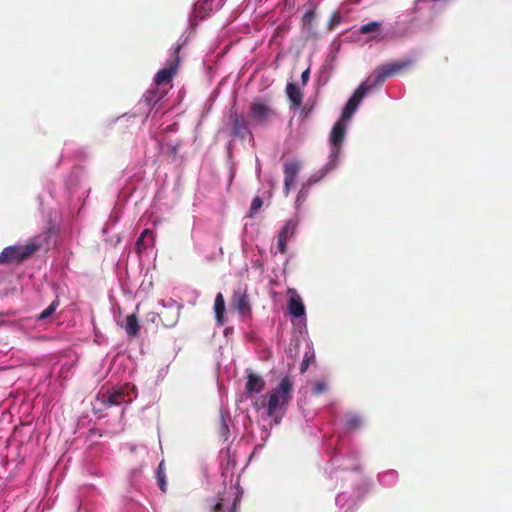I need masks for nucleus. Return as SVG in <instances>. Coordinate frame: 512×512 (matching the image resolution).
<instances>
[{"mask_svg":"<svg viewBox=\"0 0 512 512\" xmlns=\"http://www.w3.org/2000/svg\"><path fill=\"white\" fill-rule=\"evenodd\" d=\"M262 205H263L262 198L259 196L254 197L251 202L248 217L252 218L258 212V210L262 207Z\"/></svg>","mask_w":512,"mask_h":512,"instance_id":"nucleus-19","label":"nucleus"},{"mask_svg":"<svg viewBox=\"0 0 512 512\" xmlns=\"http://www.w3.org/2000/svg\"><path fill=\"white\" fill-rule=\"evenodd\" d=\"M255 406L257 407V409H259L260 407L265 406V401L263 400V401H262V403H261V405H259V406H258V404H257V403H255Z\"/></svg>","mask_w":512,"mask_h":512,"instance_id":"nucleus-34","label":"nucleus"},{"mask_svg":"<svg viewBox=\"0 0 512 512\" xmlns=\"http://www.w3.org/2000/svg\"><path fill=\"white\" fill-rule=\"evenodd\" d=\"M178 316H179V313L177 312V313H176V317H175V319H172L170 322L165 323V325H166V326H172V325H174V323H175V322H176V320L178 319Z\"/></svg>","mask_w":512,"mask_h":512,"instance_id":"nucleus-32","label":"nucleus"},{"mask_svg":"<svg viewBox=\"0 0 512 512\" xmlns=\"http://www.w3.org/2000/svg\"><path fill=\"white\" fill-rule=\"evenodd\" d=\"M264 388H265V381L263 380V378L260 375L254 373V372H249L247 374L245 390L249 397L253 396L254 394H258V393L262 392Z\"/></svg>","mask_w":512,"mask_h":512,"instance_id":"nucleus-11","label":"nucleus"},{"mask_svg":"<svg viewBox=\"0 0 512 512\" xmlns=\"http://www.w3.org/2000/svg\"><path fill=\"white\" fill-rule=\"evenodd\" d=\"M231 305L242 315H248L251 313V306L246 292L241 290L235 291L232 296Z\"/></svg>","mask_w":512,"mask_h":512,"instance_id":"nucleus-10","label":"nucleus"},{"mask_svg":"<svg viewBox=\"0 0 512 512\" xmlns=\"http://www.w3.org/2000/svg\"><path fill=\"white\" fill-rule=\"evenodd\" d=\"M162 465H163V463H160L159 469H158V484H159L160 489L163 492H166V480H165V474L162 471Z\"/></svg>","mask_w":512,"mask_h":512,"instance_id":"nucleus-23","label":"nucleus"},{"mask_svg":"<svg viewBox=\"0 0 512 512\" xmlns=\"http://www.w3.org/2000/svg\"><path fill=\"white\" fill-rule=\"evenodd\" d=\"M209 2L203 1V2H195L194 4V14L196 18L203 19L206 16V12L203 13V11H206V5Z\"/></svg>","mask_w":512,"mask_h":512,"instance_id":"nucleus-20","label":"nucleus"},{"mask_svg":"<svg viewBox=\"0 0 512 512\" xmlns=\"http://www.w3.org/2000/svg\"><path fill=\"white\" fill-rule=\"evenodd\" d=\"M309 364H310V358L306 355L300 365V372L304 373L307 370V368L309 367Z\"/></svg>","mask_w":512,"mask_h":512,"instance_id":"nucleus-27","label":"nucleus"},{"mask_svg":"<svg viewBox=\"0 0 512 512\" xmlns=\"http://www.w3.org/2000/svg\"><path fill=\"white\" fill-rule=\"evenodd\" d=\"M326 389H327L326 383L323 381H318L313 386V393L316 395H320V394L324 393L326 391Z\"/></svg>","mask_w":512,"mask_h":512,"instance_id":"nucleus-24","label":"nucleus"},{"mask_svg":"<svg viewBox=\"0 0 512 512\" xmlns=\"http://www.w3.org/2000/svg\"><path fill=\"white\" fill-rule=\"evenodd\" d=\"M361 423V419L356 415H349L346 419V426L350 430L359 428Z\"/></svg>","mask_w":512,"mask_h":512,"instance_id":"nucleus-22","label":"nucleus"},{"mask_svg":"<svg viewBox=\"0 0 512 512\" xmlns=\"http://www.w3.org/2000/svg\"><path fill=\"white\" fill-rule=\"evenodd\" d=\"M286 93L291 101V108L297 109L302 104L303 93L295 83H288L286 86Z\"/></svg>","mask_w":512,"mask_h":512,"instance_id":"nucleus-13","label":"nucleus"},{"mask_svg":"<svg viewBox=\"0 0 512 512\" xmlns=\"http://www.w3.org/2000/svg\"><path fill=\"white\" fill-rule=\"evenodd\" d=\"M295 180H296L295 178H290V177L284 176V191H285L286 195H288L290 188L295 183Z\"/></svg>","mask_w":512,"mask_h":512,"instance_id":"nucleus-26","label":"nucleus"},{"mask_svg":"<svg viewBox=\"0 0 512 512\" xmlns=\"http://www.w3.org/2000/svg\"><path fill=\"white\" fill-rule=\"evenodd\" d=\"M58 306H59V300L55 299L54 301H52V303L46 309H44L39 314L38 320H44V319H47L48 317H50L55 312V310L57 309Z\"/></svg>","mask_w":512,"mask_h":512,"instance_id":"nucleus-18","label":"nucleus"},{"mask_svg":"<svg viewBox=\"0 0 512 512\" xmlns=\"http://www.w3.org/2000/svg\"><path fill=\"white\" fill-rule=\"evenodd\" d=\"M214 312L218 325L224 324L225 300L222 293H218L214 301Z\"/></svg>","mask_w":512,"mask_h":512,"instance_id":"nucleus-14","label":"nucleus"},{"mask_svg":"<svg viewBox=\"0 0 512 512\" xmlns=\"http://www.w3.org/2000/svg\"><path fill=\"white\" fill-rule=\"evenodd\" d=\"M275 116L276 111L262 99H255L249 106L248 117L255 125L265 126Z\"/></svg>","mask_w":512,"mask_h":512,"instance_id":"nucleus-5","label":"nucleus"},{"mask_svg":"<svg viewBox=\"0 0 512 512\" xmlns=\"http://www.w3.org/2000/svg\"><path fill=\"white\" fill-rule=\"evenodd\" d=\"M230 119L232 123V135L240 139H245L247 135L251 134L249 129V122L244 114L231 113Z\"/></svg>","mask_w":512,"mask_h":512,"instance_id":"nucleus-9","label":"nucleus"},{"mask_svg":"<svg viewBox=\"0 0 512 512\" xmlns=\"http://www.w3.org/2000/svg\"><path fill=\"white\" fill-rule=\"evenodd\" d=\"M236 505H237V500L235 499V500H234V503H233V505H232L231 512H236Z\"/></svg>","mask_w":512,"mask_h":512,"instance_id":"nucleus-33","label":"nucleus"},{"mask_svg":"<svg viewBox=\"0 0 512 512\" xmlns=\"http://www.w3.org/2000/svg\"><path fill=\"white\" fill-rule=\"evenodd\" d=\"M148 241H150V244H153V232L150 229H145L136 241L137 251L141 252L146 249L149 245Z\"/></svg>","mask_w":512,"mask_h":512,"instance_id":"nucleus-16","label":"nucleus"},{"mask_svg":"<svg viewBox=\"0 0 512 512\" xmlns=\"http://www.w3.org/2000/svg\"><path fill=\"white\" fill-rule=\"evenodd\" d=\"M222 509H223V503L221 500L214 505L213 512H222Z\"/></svg>","mask_w":512,"mask_h":512,"instance_id":"nucleus-31","label":"nucleus"},{"mask_svg":"<svg viewBox=\"0 0 512 512\" xmlns=\"http://www.w3.org/2000/svg\"><path fill=\"white\" fill-rule=\"evenodd\" d=\"M297 227L298 221L296 219H288L285 222L277 237L278 252L281 254H285L287 252V242L295 235Z\"/></svg>","mask_w":512,"mask_h":512,"instance_id":"nucleus-7","label":"nucleus"},{"mask_svg":"<svg viewBox=\"0 0 512 512\" xmlns=\"http://www.w3.org/2000/svg\"><path fill=\"white\" fill-rule=\"evenodd\" d=\"M101 401L106 407L118 406L122 403H129L131 399L124 388L107 390L101 395Z\"/></svg>","mask_w":512,"mask_h":512,"instance_id":"nucleus-8","label":"nucleus"},{"mask_svg":"<svg viewBox=\"0 0 512 512\" xmlns=\"http://www.w3.org/2000/svg\"><path fill=\"white\" fill-rule=\"evenodd\" d=\"M124 329L128 336L136 337L140 330V325L135 314H130L125 319Z\"/></svg>","mask_w":512,"mask_h":512,"instance_id":"nucleus-15","label":"nucleus"},{"mask_svg":"<svg viewBox=\"0 0 512 512\" xmlns=\"http://www.w3.org/2000/svg\"><path fill=\"white\" fill-rule=\"evenodd\" d=\"M341 21V17L337 14V13H334L331 17V20H330V29L334 26V25H337L339 24Z\"/></svg>","mask_w":512,"mask_h":512,"instance_id":"nucleus-29","label":"nucleus"},{"mask_svg":"<svg viewBox=\"0 0 512 512\" xmlns=\"http://www.w3.org/2000/svg\"><path fill=\"white\" fill-rule=\"evenodd\" d=\"M182 45L177 44L173 48V53L171 58L167 61V66L161 70H159L155 77V82L157 85L168 84L171 82L173 76L176 74L179 63L180 56L179 53L181 51Z\"/></svg>","mask_w":512,"mask_h":512,"instance_id":"nucleus-6","label":"nucleus"},{"mask_svg":"<svg viewBox=\"0 0 512 512\" xmlns=\"http://www.w3.org/2000/svg\"><path fill=\"white\" fill-rule=\"evenodd\" d=\"M299 164L297 162H285L284 163V176L295 178L299 172Z\"/></svg>","mask_w":512,"mask_h":512,"instance_id":"nucleus-17","label":"nucleus"},{"mask_svg":"<svg viewBox=\"0 0 512 512\" xmlns=\"http://www.w3.org/2000/svg\"><path fill=\"white\" fill-rule=\"evenodd\" d=\"M145 99L148 102V104H150L151 102H157L156 92L155 91H148L147 94L145 95Z\"/></svg>","mask_w":512,"mask_h":512,"instance_id":"nucleus-28","label":"nucleus"},{"mask_svg":"<svg viewBox=\"0 0 512 512\" xmlns=\"http://www.w3.org/2000/svg\"><path fill=\"white\" fill-rule=\"evenodd\" d=\"M309 75H310L309 69H306L305 71L302 72L301 80H302L303 85H306V83L308 82Z\"/></svg>","mask_w":512,"mask_h":512,"instance_id":"nucleus-30","label":"nucleus"},{"mask_svg":"<svg viewBox=\"0 0 512 512\" xmlns=\"http://www.w3.org/2000/svg\"><path fill=\"white\" fill-rule=\"evenodd\" d=\"M293 382L289 376L284 377L279 386L273 389L269 394L267 403V415L275 418V422L279 423L286 410V406L292 398Z\"/></svg>","mask_w":512,"mask_h":512,"instance_id":"nucleus-2","label":"nucleus"},{"mask_svg":"<svg viewBox=\"0 0 512 512\" xmlns=\"http://www.w3.org/2000/svg\"><path fill=\"white\" fill-rule=\"evenodd\" d=\"M410 63L411 62L409 60L397 61L386 63L375 68L373 74L358 86L353 95L347 101L342 111V120H349L352 117L368 91L376 86L382 85L387 78L403 71L410 65Z\"/></svg>","mask_w":512,"mask_h":512,"instance_id":"nucleus-1","label":"nucleus"},{"mask_svg":"<svg viewBox=\"0 0 512 512\" xmlns=\"http://www.w3.org/2000/svg\"><path fill=\"white\" fill-rule=\"evenodd\" d=\"M288 292L295 294L294 296H292L289 299V302H288L289 312L295 318H300L301 316H303L305 314V307L302 302V299L298 294H296V291L294 289L289 288Z\"/></svg>","mask_w":512,"mask_h":512,"instance_id":"nucleus-12","label":"nucleus"},{"mask_svg":"<svg viewBox=\"0 0 512 512\" xmlns=\"http://www.w3.org/2000/svg\"><path fill=\"white\" fill-rule=\"evenodd\" d=\"M41 248V244L31 240L25 245H12L0 253V265L22 263Z\"/></svg>","mask_w":512,"mask_h":512,"instance_id":"nucleus-3","label":"nucleus"},{"mask_svg":"<svg viewBox=\"0 0 512 512\" xmlns=\"http://www.w3.org/2000/svg\"><path fill=\"white\" fill-rule=\"evenodd\" d=\"M315 19V13L313 10L307 11L302 18L304 25H310Z\"/></svg>","mask_w":512,"mask_h":512,"instance_id":"nucleus-25","label":"nucleus"},{"mask_svg":"<svg viewBox=\"0 0 512 512\" xmlns=\"http://www.w3.org/2000/svg\"><path fill=\"white\" fill-rule=\"evenodd\" d=\"M345 121L346 120H342L341 118L334 124L332 128L330 135L331 153L329 162L325 166V172L333 170L337 165L339 151L346 135V125L344 123Z\"/></svg>","mask_w":512,"mask_h":512,"instance_id":"nucleus-4","label":"nucleus"},{"mask_svg":"<svg viewBox=\"0 0 512 512\" xmlns=\"http://www.w3.org/2000/svg\"><path fill=\"white\" fill-rule=\"evenodd\" d=\"M379 28H380V23L372 21V22L362 25L359 29V32L361 34H368V33L379 30Z\"/></svg>","mask_w":512,"mask_h":512,"instance_id":"nucleus-21","label":"nucleus"}]
</instances>
